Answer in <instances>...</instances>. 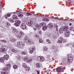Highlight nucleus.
Returning <instances> with one entry per match:
<instances>
[{"instance_id": "1", "label": "nucleus", "mask_w": 74, "mask_h": 74, "mask_svg": "<svg viewBox=\"0 0 74 74\" xmlns=\"http://www.w3.org/2000/svg\"><path fill=\"white\" fill-rule=\"evenodd\" d=\"M8 68L5 67L3 69V71L1 73V74H7L8 72L7 71L8 70V69H10L11 67V65L10 64H9L6 65Z\"/></svg>"}, {"instance_id": "2", "label": "nucleus", "mask_w": 74, "mask_h": 74, "mask_svg": "<svg viewBox=\"0 0 74 74\" xmlns=\"http://www.w3.org/2000/svg\"><path fill=\"white\" fill-rule=\"evenodd\" d=\"M33 58V56H29V57L25 56L23 60L27 63H30L32 61V58Z\"/></svg>"}, {"instance_id": "3", "label": "nucleus", "mask_w": 74, "mask_h": 74, "mask_svg": "<svg viewBox=\"0 0 74 74\" xmlns=\"http://www.w3.org/2000/svg\"><path fill=\"white\" fill-rule=\"evenodd\" d=\"M8 47L7 46H6L5 45H3L1 46L0 48V51L2 52H6L8 49Z\"/></svg>"}, {"instance_id": "4", "label": "nucleus", "mask_w": 74, "mask_h": 74, "mask_svg": "<svg viewBox=\"0 0 74 74\" xmlns=\"http://www.w3.org/2000/svg\"><path fill=\"white\" fill-rule=\"evenodd\" d=\"M17 46L20 48H23L25 47V44L22 41H18L17 42Z\"/></svg>"}, {"instance_id": "5", "label": "nucleus", "mask_w": 74, "mask_h": 74, "mask_svg": "<svg viewBox=\"0 0 74 74\" xmlns=\"http://www.w3.org/2000/svg\"><path fill=\"white\" fill-rule=\"evenodd\" d=\"M23 40L26 42H29V44H32V42L30 40V39L27 38V37H25L23 38Z\"/></svg>"}, {"instance_id": "6", "label": "nucleus", "mask_w": 74, "mask_h": 74, "mask_svg": "<svg viewBox=\"0 0 74 74\" xmlns=\"http://www.w3.org/2000/svg\"><path fill=\"white\" fill-rule=\"evenodd\" d=\"M35 49V47L34 46L31 47L29 49V51L30 53L32 54V53H33V51H34Z\"/></svg>"}, {"instance_id": "7", "label": "nucleus", "mask_w": 74, "mask_h": 74, "mask_svg": "<svg viewBox=\"0 0 74 74\" xmlns=\"http://www.w3.org/2000/svg\"><path fill=\"white\" fill-rule=\"evenodd\" d=\"M21 22L19 20H16L15 21V23L14 24V25L16 26H20V24Z\"/></svg>"}, {"instance_id": "8", "label": "nucleus", "mask_w": 74, "mask_h": 74, "mask_svg": "<svg viewBox=\"0 0 74 74\" xmlns=\"http://www.w3.org/2000/svg\"><path fill=\"white\" fill-rule=\"evenodd\" d=\"M27 23L28 26H31L32 25V23H33L32 21L30 20H27Z\"/></svg>"}, {"instance_id": "9", "label": "nucleus", "mask_w": 74, "mask_h": 74, "mask_svg": "<svg viewBox=\"0 0 74 74\" xmlns=\"http://www.w3.org/2000/svg\"><path fill=\"white\" fill-rule=\"evenodd\" d=\"M21 27L23 30H24V29H26V25L24 23H22L21 24Z\"/></svg>"}, {"instance_id": "10", "label": "nucleus", "mask_w": 74, "mask_h": 74, "mask_svg": "<svg viewBox=\"0 0 74 74\" xmlns=\"http://www.w3.org/2000/svg\"><path fill=\"white\" fill-rule=\"evenodd\" d=\"M38 60L40 62H42L44 60V58L42 56H39L38 57Z\"/></svg>"}, {"instance_id": "11", "label": "nucleus", "mask_w": 74, "mask_h": 74, "mask_svg": "<svg viewBox=\"0 0 74 74\" xmlns=\"http://www.w3.org/2000/svg\"><path fill=\"white\" fill-rule=\"evenodd\" d=\"M73 56L71 57H68V63H72L73 62Z\"/></svg>"}, {"instance_id": "12", "label": "nucleus", "mask_w": 74, "mask_h": 74, "mask_svg": "<svg viewBox=\"0 0 74 74\" xmlns=\"http://www.w3.org/2000/svg\"><path fill=\"white\" fill-rule=\"evenodd\" d=\"M63 30L65 31V32L68 31V30H69V27L68 26H63Z\"/></svg>"}, {"instance_id": "13", "label": "nucleus", "mask_w": 74, "mask_h": 74, "mask_svg": "<svg viewBox=\"0 0 74 74\" xmlns=\"http://www.w3.org/2000/svg\"><path fill=\"white\" fill-rule=\"evenodd\" d=\"M56 70L57 72L60 73V72L62 71V66L58 67V68L56 69Z\"/></svg>"}, {"instance_id": "14", "label": "nucleus", "mask_w": 74, "mask_h": 74, "mask_svg": "<svg viewBox=\"0 0 74 74\" xmlns=\"http://www.w3.org/2000/svg\"><path fill=\"white\" fill-rule=\"evenodd\" d=\"M42 21H47V22H48V21H49V19L48 18H46V17L44 16L42 18Z\"/></svg>"}, {"instance_id": "15", "label": "nucleus", "mask_w": 74, "mask_h": 74, "mask_svg": "<svg viewBox=\"0 0 74 74\" xmlns=\"http://www.w3.org/2000/svg\"><path fill=\"white\" fill-rule=\"evenodd\" d=\"M64 35L65 37H69L70 36V32H66L64 33Z\"/></svg>"}, {"instance_id": "16", "label": "nucleus", "mask_w": 74, "mask_h": 74, "mask_svg": "<svg viewBox=\"0 0 74 74\" xmlns=\"http://www.w3.org/2000/svg\"><path fill=\"white\" fill-rule=\"evenodd\" d=\"M63 41V39L62 38H60L58 39L57 42L58 43H62Z\"/></svg>"}, {"instance_id": "17", "label": "nucleus", "mask_w": 74, "mask_h": 74, "mask_svg": "<svg viewBox=\"0 0 74 74\" xmlns=\"http://www.w3.org/2000/svg\"><path fill=\"white\" fill-rule=\"evenodd\" d=\"M36 67L37 69H40L41 68V65L40 63H37L36 64Z\"/></svg>"}, {"instance_id": "18", "label": "nucleus", "mask_w": 74, "mask_h": 74, "mask_svg": "<svg viewBox=\"0 0 74 74\" xmlns=\"http://www.w3.org/2000/svg\"><path fill=\"white\" fill-rule=\"evenodd\" d=\"M4 58L6 59V60H7L8 59H9V56L8 55L6 54L5 55L3 56Z\"/></svg>"}, {"instance_id": "19", "label": "nucleus", "mask_w": 74, "mask_h": 74, "mask_svg": "<svg viewBox=\"0 0 74 74\" xmlns=\"http://www.w3.org/2000/svg\"><path fill=\"white\" fill-rule=\"evenodd\" d=\"M12 17L13 19L14 20H16V19H18V16L15 15H14L12 16Z\"/></svg>"}, {"instance_id": "20", "label": "nucleus", "mask_w": 74, "mask_h": 74, "mask_svg": "<svg viewBox=\"0 0 74 74\" xmlns=\"http://www.w3.org/2000/svg\"><path fill=\"white\" fill-rule=\"evenodd\" d=\"M8 20L9 22H12V23H14V22H15V21H14V20L11 18H8Z\"/></svg>"}, {"instance_id": "21", "label": "nucleus", "mask_w": 74, "mask_h": 74, "mask_svg": "<svg viewBox=\"0 0 74 74\" xmlns=\"http://www.w3.org/2000/svg\"><path fill=\"white\" fill-rule=\"evenodd\" d=\"M10 40L11 42H14V41H16V40L14 38L12 37L11 39H10Z\"/></svg>"}, {"instance_id": "22", "label": "nucleus", "mask_w": 74, "mask_h": 74, "mask_svg": "<svg viewBox=\"0 0 74 74\" xmlns=\"http://www.w3.org/2000/svg\"><path fill=\"white\" fill-rule=\"evenodd\" d=\"M4 60H5L4 58L3 57L0 58V62H4Z\"/></svg>"}, {"instance_id": "23", "label": "nucleus", "mask_w": 74, "mask_h": 74, "mask_svg": "<svg viewBox=\"0 0 74 74\" xmlns=\"http://www.w3.org/2000/svg\"><path fill=\"white\" fill-rule=\"evenodd\" d=\"M21 53V54L23 55H26L27 54V53L25 51H22Z\"/></svg>"}, {"instance_id": "24", "label": "nucleus", "mask_w": 74, "mask_h": 74, "mask_svg": "<svg viewBox=\"0 0 74 74\" xmlns=\"http://www.w3.org/2000/svg\"><path fill=\"white\" fill-rule=\"evenodd\" d=\"M22 66L24 68H26L27 66V65L25 64V63H23L22 64Z\"/></svg>"}, {"instance_id": "25", "label": "nucleus", "mask_w": 74, "mask_h": 74, "mask_svg": "<svg viewBox=\"0 0 74 74\" xmlns=\"http://www.w3.org/2000/svg\"><path fill=\"white\" fill-rule=\"evenodd\" d=\"M47 29V27L46 26H45L44 27H43L42 28V30L44 31H45V30H46Z\"/></svg>"}, {"instance_id": "26", "label": "nucleus", "mask_w": 74, "mask_h": 74, "mask_svg": "<svg viewBox=\"0 0 74 74\" xmlns=\"http://www.w3.org/2000/svg\"><path fill=\"white\" fill-rule=\"evenodd\" d=\"M12 52H15V53H17L18 51V50L12 49Z\"/></svg>"}, {"instance_id": "27", "label": "nucleus", "mask_w": 74, "mask_h": 74, "mask_svg": "<svg viewBox=\"0 0 74 74\" xmlns=\"http://www.w3.org/2000/svg\"><path fill=\"white\" fill-rule=\"evenodd\" d=\"M45 25L44 23H40V26H45Z\"/></svg>"}, {"instance_id": "28", "label": "nucleus", "mask_w": 74, "mask_h": 74, "mask_svg": "<svg viewBox=\"0 0 74 74\" xmlns=\"http://www.w3.org/2000/svg\"><path fill=\"white\" fill-rule=\"evenodd\" d=\"M25 69H26V70L27 71H28L29 70H30V68L28 66H27L26 68H25Z\"/></svg>"}, {"instance_id": "29", "label": "nucleus", "mask_w": 74, "mask_h": 74, "mask_svg": "<svg viewBox=\"0 0 74 74\" xmlns=\"http://www.w3.org/2000/svg\"><path fill=\"white\" fill-rule=\"evenodd\" d=\"M46 41L47 42L49 43V44H51V40H49V39H47L46 40Z\"/></svg>"}, {"instance_id": "30", "label": "nucleus", "mask_w": 74, "mask_h": 74, "mask_svg": "<svg viewBox=\"0 0 74 74\" xmlns=\"http://www.w3.org/2000/svg\"><path fill=\"white\" fill-rule=\"evenodd\" d=\"M52 18H53V19H59V20H62V21H66L65 19H61L60 18H56L55 17Z\"/></svg>"}, {"instance_id": "31", "label": "nucleus", "mask_w": 74, "mask_h": 74, "mask_svg": "<svg viewBox=\"0 0 74 74\" xmlns=\"http://www.w3.org/2000/svg\"><path fill=\"white\" fill-rule=\"evenodd\" d=\"M63 29L62 28H60L59 30V31L61 33H62L63 32Z\"/></svg>"}, {"instance_id": "32", "label": "nucleus", "mask_w": 74, "mask_h": 74, "mask_svg": "<svg viewBox=\"0 0 74 74\" xmlns=\"http://www.w3.org/2000/svg\"><path fill=\"white\" fill-rule=\"evenodd\" d=\"M49 26V27H53V25H52V24L51 23H49V25H48Z\"/></svg>"}, {"instance_id": "33", "label": "nucleus", "mask_w": 74, "mask_h": 74, "mask_svg": "<svg viewBox=\"0 0 74 74\" xmlns=\"http://www.w3.org/2000/svg\"><path fill=\"white\" fill-rule=\"evenodd\" d=\"M19 35L21 36H23L24 35V33L22 32H21L19 33Z\"/></svg>"}, {"instance_id": "34", "label": "nucleus", "mask_w": 74, "mask_h": 74, "mask_svg": "<svg viewBox=\"0 0 74 74\" xmlns=\"http://www.w3.org/2000/svg\"><path fill=\"white\" fill-rule=\"evenodd\" d=\"M39 42L40 43H42L43 42V40L42 38L40 39L39 40Z\"/></svg>"}, {"instance_id": "35", "label": "nucleus", "mask_w": 74, "mask_h": 74, "mask_svg": "<svg viewBox=\"0 0 74 74\" xmlns=\"http://www.w3.org/2000/svg\"><path fill=\"white\" fill-rule=\"evenodd\" d=\"M23 71L24 73H26L27 72L26 69H23Z\"/></svg>"}, {"instance_id": "36", "label": "nucleus", "mask_w": 74, "mask_h": 74, "mask_svg": "<svg viewBox=\"0 0 74 74\" xmlns=\"http://www.w3.org/2000/svg\"><path fill=\"white\" fill-rule=\"evenodd\" d=\"M18 67V66L14 65L13 66V68L14 69H16Z\"/></svg>"}, {"instance_id": "37", "label": "nucleus", "mask_w": 74, "mask_h": 74, "mask_svg": "<svg viewBox=\"0 0 74 74\" xmlns=\"http://www.w3.org/2000/svg\"><path fill=\"white\" fill-rule=\"evenodd\" d=\"M73 29H74V27H71L69 28V30H71V31L72 30H73Z\"/></svg>"}, {"instance_id": "38", "label": "nucleus", "mask_w": 74, "mask_h": 74, "mask_svg": "<svg viewBox=\"0 0 74 74\" xmlns=\"http://www.w3.org/2000/svg\"><path fill=\"white\" fill-rule=\"evenodd\" d=\"M1 41L2 42H7V41L6 40H1Z\"/></svg>"}, {"instance_id": "39", "label": "nucleus", "mask_w": 74, "mask_h": 74, "mask_svg": "<svg viewBox=\"0 0 74 74\" xmlns=\"http://www.w3.org/2000/svg\"><path fill=\"white\" fill-rule=\"evenodd\" d=\"M26 15L27 16L32 15V14L29 13H26Z\"/></svg>"}, {"instance_id": "40", "label": "nucleus", "mask_w": 74, "mask_h": 74, "mask_svg": "<svg viewBox=\"0 0 74 74\" xmlns=\"http://www.w3.org/2000/svg\"><path fill=\"white\" fill-rule=\"evenodd\" d=\"M4 16L5 19H7V18H8V17L7 14L6 15H4Z\"/></svg>"}, {"instance_id": "41", "label": "nucleus", "mask_w": 74, "mask_h": 74, "mask_svg": "<svg viewBox=\"0 0 74 74\" xmlns=\"http://www.w3.org/2000/svg\"><path fill=\"white\" fill-rule=\"evenodd\" d=\"M12 29L13 30H14V31H16V28H15V27H12Z\"/></svg>"}, {"instance_id": "42", "label": "nucleus", "mask_w": 74, "mask_h": 74, "mask_svg": "<svg viewBox=\"0 0 74 74\" xmlns=\"http://www.w3.org/2000/svg\"><path fill=\"white\" fill-rule=\"evenodd\" d=\"M21 10H20V11H18V12H16V14H20L21 12Z\"/></svg>"}, {"instance_id": "43", "label": "nucleus", "mask_w": 74, "mask_h": 74, "mask_svg": "<svg viewBox=\"0 0 74 74\" xmlns=\"http://www.w3.org/2000/svg\"><path fill=\"white\" fill-rule=\"evenodd\" d=\"M17 38H21V37L20 36H19V35H17L16 36Z\"/></svg>"}, {"instance_id": "44", "label": "nucleus", "mask_w": 74, "mask_h": 74, "mask_svg": "<svg viewBox=\"0 0 74 74\" xmlns=\"http://www.w3.org/2000/svg\"><path fill=\"white\" fill-rule=\"evenodd\" d=\"M7 14L8 15V17H10V16H11V14L9 13H8Z\"/></svg>"}, {"instance_id": "45", "label": "nucleus", "mask_w": 74, "mask_h": 74, "mask_svg": "<svg viewBox=\"0 0 74 74\" xmlns=\"http://www.w3.org/2000/svg\"><path fill=\"white\" fill-rule=\"evenodd\" d=\"M19 17H22L23 16V14H20L19 15H18Z\"/></svg>"}, {"instance_id": "46", "label": "nucleus", "mask_w": 74, "mask_h": 74, "mask_svg": "<svg viewBox=\"0 0 74 74\" xmlns=\"http://www.w3.org/2000/svg\"><path fill=\"white\" fill-rule=\"evenodd\" d=\"M6 24H7V25H8V26H10V25H11L10 23H8V22H7L6 23Z\"/></svg>"}, {"instance_id": "47", "label": "nucleus", "mask_w": 74, "mask_h": 74, "mask_svg": "<svg viewBox=\"0 0 74 74\" xmlns=\"http://www.w3.org/2000/svg\"><path fill=\"white\" fill-rule=\"evenodd\" d=\"M35 37H39V36H38V35L36 34L35 35Z\"/></svg>"}, {"instance_id": "48", "label": "nucleus", "mask_w": 74, "mask_h": 74, "mask_svg": "<svg viewBox=\"0 0 74 74\" xmlns=\"http://www.w3.org/2000/svg\"><path fill=\"white\" fill-rule=\"evenodd\" d=\"M47 48H45L44 49V51L45 52V51H47Z\"/></svg>"}, {"instance_id": "49", "label": "nucleus", "mask_w": 74, "mask_h": 74, "mask_svg": "<svg viewBox=\"0 0 74 74\" xmlns=\"http://www.w3.org/2000/svg\"><path fill=\"white\" fill-rule=\"evenodd\" d=\"M39 34H42V32L41 31H40L39 32Z\"/></svg>"}, {"instance_id": "50", "label": "nucleus", "mask_w": 74, "mask_h": 74, "mask_svg": "<svg viewBox=\"0 0 74 74\" xmlns=\"http://www.w3.org/2000/svg\"><path fill=\"white\" fill-rule=\"evenodd\" d=\"M36 73L37 74H40V71H37Z\"/></svg>"}, {"instance_id": "51", "label": "nucleus", "mask_w": 74, "mask_h": 74, "mask_svg": "<svg viewBox=\"0 0 74 74\" xmlns=\"http://www.w3.org/2000/svg\"><path fill=\"white\" fill-rule=\"evenodd\" d=\"M69 26H71V25H72V23H70V24H69Z\"/></svg>"}, {"instance_id": "52", "label": "nucleus", "mask_w": 74, "mask_h": 74, "mask_svg": "<svg viewBox=\"0 0 74 74\" xmlns=\"http://www.w3.org/2000/svg\"><path fill=\"white\" fill-rule=\"evenodd\" d=\"M34 30H37V28H34Z\"/></svg>"}, {"instance_id": "53", "label": "nucleus", "mask_w": 74, "mask_h": 74, "mask_svg": "<svg viewBox=\"0 0 74 74\" xmlns=\"http://www.w3.org/2000/svg\"><path fill=\"white\" fill-rule=\"evenodd\" d=\"M36 27H39V25H36Z\"/></svg>"}, {"instance_id": "54", "label": "nucleus", "mask_w": 74, "mask_h": 74, "mask_svg": "<svg viewBox=\"0 0 74 74\" xmlns=\"http://www.w3.org/2000/svg\"><path fill=\"white\" fill-rule=\"evenodd\" d=\"M49 71H50V70H47V72H49Z\"/></svg>"}, {"instance_id": "55", "label": "nucleus", "mask_w": 74, "mask_h": 74, "mask_svg": "<svg viewBox=\"0 0 74 74\" xmlns=\"http://www.w3.org/2000/svg\"><path fill=\"white\" fill-rule=\"evenodd\" d=\"M68 1H69V2H70V1H70V0H69Z\"/></svg>"}, {"instance_id": "56", "label": "nucleus", "mask_w": 74, "mask_h": 74, "mask_svg": "<svg viewBox=\"0 0 74 74\" xmlns=\"http://www.w3.org/2000/svg\"><path fill=\"white\" fill-rule=\"evenodd\" d=\"M45 73H47V71H45Z\"/></svg>"}, {"instance_id": "57", "label": "nucleus", "mask_w": 74, "mask_h": 74, "mask_svg": "<svg viewBox=\"0 0 74 74\" xmlns=\"http://www.w3.org/2000/svg\"><path fill=\"white\" fill-rule=\"evenodd\" d=\"M73 31L74 32V29H73Z\"/></svg>"}, {"instance_id": "58", "label": "nucleus", "mask_w": 74, "mask_h": 74, "mask_svg": "<svg viewBox=\"0 0 74 74\" xmlns=\"http://www.w3.org/2000/svg\"><path fill=\"white\" fill-rule=\"evenodd\" d=\"M61 23V22H60V23Z\"/></svg>"}, {"instance_id": "59", "label": "nucleus", "mask_w": 74, "mask_h": 74, "mask_svg": "<svg viewBox=\"0 0 74 74\" xmlns=\"http://www.w3.org/2000/svg\"><path fill=\"white\" fill-rule=\"evenodd\" d=\"M5 30L4 31V32H5Z\"/></svg>"}, {"instance_id": "60", "label": "nucleus", "mask_w": 74, "mask_h": 74, "mask_svg": "<svg viewBox=\"0 0 74 74\" xmlns=\"http://www.w3.org/2000/svg\"><path fill=\"white\" fill-rule=\"evenodd\" d=\"M0 37H1V36H0Z\"/></svg>"}, {"instance_id": "61", "label": "nucleus", "mask_w": 74, "mask_h": 74, "mask_svg": "<svg viewBox=\"0 0 74 74\" xmlns=\"http://www.w3.org/2000/svg\"><path fill=\"white\" fill-rule=\"evenodd\" d=\"M18 74H19V73H18Z\"/></svg>"}, {"instance_id": "62", "label": "nucleus", "mask_w": 74, "mask_h": 74, "mask_svg": "<svg viewBox=\"0 0 74 74\" xmlns=\"http://www.w3.org/2000/svg\"><path fill=\"white\" fill-rule=\"evenodd\" d=\"M34 74L33 73V74Z\"/></svg>"}]
</instances>
